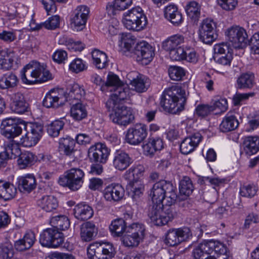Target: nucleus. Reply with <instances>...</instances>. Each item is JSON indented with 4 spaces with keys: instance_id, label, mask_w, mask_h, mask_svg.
I'll use <instances>...</instances> for the list:
<instances>
[{
    "instance_id": "nucleus-20",
    "label": "nucleus",
    "mask_w": 259,
    "mask_h": 259,
    "mask_svg": "<svg viewBox=\"0 0 259 259\" xmlns=\"http://www.w3.org/2000/svg\"><path fill=\"white\" fill-rule=\"evenodd\" d=\"M202 136L199 133L189 135L181 142L180 151L184 155L192 152L202 141Z\"/></svg>"
},
{
    "instance_id": "nucleus-61",
    "label": "nucleus",
    "mask_w": 259,
    "mask_h": 259,
    "mask_svg": "<svg viewBox=\"0 0 259 259\" xmlns=\"http://www.w3.org/2000/svg\"><path fill=\"white\" fill-rule=\"evenodd\" d=\"M257 223H259V214L253 211L249 212L246 215L243 228L248 229L252 224Z\"/></svg>"
},
{
    "instance_id": "nucleus-22",
    "label": "nucleus",
    "mask_w": 259,
    "mask_h": 259,
    "mask_svg": "<svg viewBox=\"0 0 259 259\" xmlns=\"http://www.w3.org/2000/svg\"><path fill=\"white\" fill-rule=\"evenodd\" d=\"M103 193L106 200L118 201L124 196V190L120 184L113 183L105 188Z\"/></svg>"
},
{
    "instance_id": "nucleus-6",
    "label": "nucleus",
    "mask_w": 259,
    "mask_h": 259,
    "mask_svg": "<svg viewBox=\"0 0 259 259\" xmlns=\"http://www.w3.org/2000/svg\"><path fill=\"white\" fill-rule=\"evenodd\" d=\"M166 203L152 204L149 207L148 216L154 225L161 226L171 221L174 218V212Z\"/></svg>"
},
{
    "instance_id": "nucleus-14",
    "label": "nucleus",
    "mask_w": 259,
    "mask_h": 259,
    "mask_svg": "<svg viewBox=\"0 0 259 259\" xmlns=\"http://www.w3.org/2000/svg\"><path fill=\"white\" fill-rule=\"evenodd\" d=\"M147 135V127L145 124H136L127 130L125 140L131 145L137 146L144 141Z\"/></svg>"
},
{
    "instance_id": "nucleus-64",
    "label": "nucleus",
    "mask_w": 259,
    "mask_h": 259,
    "mask_svg": "<svg viewBox=\"0 0 259 259\" xmlns=\"http://www.w3.org/2000/svg\"><path fill=\"white\" fill-rule=\"evenodd\" d=\"M254 54H259V32L254 33L247 41Z\"/></svg>"
},
{
    "instance_id": "nucleus-53",
    "label": "nucleus",
    "mask_w": 259,
    "mask_h": 259,
    "mask_svg": "<svg viewBox=\"0 0 259 259\" xmlns=\"http://www.w3.org/2000/svg\"><path fill=\"white\" fill-rule=\"evenodd\" d=\"M64 122L59 120L53 121L47 127V133L52 137H56L59 136L60 132L63 128Z\"/></svg>"
},
{
    "instance_id": "nucleus-1",
    "label": "nucleus",
    "mask_w": 259,
    "mask_h": 259,
    "mask_svg": "<svg viewBox=\"0 0 259 259\" xmlns=\"http://www.w3.org/2000/svg\"><path fill=\"white\" fill-rule=\"evenodd\" d=\"M116 91L113 98H109L106 102V106L109 111H112L110 114V119L115 123L121 125H126L134 119V115L130 108L122 105V102L128 96L123 89H119Z\"/></svg>"
},
{
    "instance_id": "nucleus-44",
    "label": "nucleus",
    "mask_w": 259,
    "mask_h": 259,
    "mask_svg": "<svg viewBox=\"0 0 259 259\" xmlns=\"http://www.w3.org/2000/svg\"><path fill=\"white\" fill-rule=\"evenodd\" d=\"M71 116L76 121H80L87 116L88 112L86 107L81 103L73 105L70 109Z\"/></svg>"
},
{
    "instance_id": "nucleus-45",
    "label": "nucleus",
    "mask_w": 259,
    "mask_h": 259,
    "mask_svg": "<svg viewBox=\"0 0 259 259\" xmlns=\"http://www.w3.org/2000/svg\"><path fill=\"white\" fill-rule=\"evenodd\" d=\"M50 224L59 231L67 230L70 226L68 218L63 215H59L52 217L50 220Z\"/></svg>"
},
{
    "instance_id": "nucleus-41",
    "label": "nucleus",
    "mask_w": 259,
    "mask_h": 259,
    "mask_svg": "<svg viewBox=\"0 0 259 259\" xmlns=\"http://www.w3.org/2000/svg\"><path fill=\"white\" fill-rule=\"evenodd\" d=\"M131 84L139 93L146 92L150 85L149 79L146 76L139 74L131 80Z\"/></svg>"
},
{
    "instance_id": "nucleus-47",
    "label": "nucleus",
    "mask_w": 259,
    "mask_h": 259,
    "mask_svg": "<svg viewBox=\"0 0 259 259\" xmlns=\"http://www.w3.org/2000/svg\"><path fill=\"white\" fill-rule=\"evenodd\" d=\"M59 23L60 17L55 15L50 17L44 23L36 25L35 27H32V24H31V28L33 30H38L44 27L48 29H54L58 27Z\"/></svg>"
},
{
    "instance_id": "nucleus-40",
    "label": "nucleus",
    "mask_w": 259,
    "mask_h": 259,
    "mask_svg": "<svg viewBox=\"0 0 259 259\" xmlns=\"http://www.w3.org/2000/svg\"><path fill=\"white\" fill-rule=\"evenodd\" d=\"M93 63L99 69H102L108 65V59L106 54L98 49L92 52Z\"/></svg>"
},
{
    "instance_id": "nucleus-57",
    "label": "nucleus",
    "mask_w": 259,
    "mask_h": 259,
    "mask_svg": "<svg viewBox=\"0 0 259 259\" xmlns=\"http://www.w3.org/2000/svg\"><path fill=\"white\" fill-rule=\"evenodd\" d=\"M165 243L170 246H174L181 243L176 229L168 230L165 238Z\"/></svg>"
},
{
    "instance_id": "nucleus-55",
    "label": "nucleus",
    "mask_w": 259,
    "mask_h": 259,
    "mask_svg": "<svg viewBox=\"0 0 259 259\" xmlns=\"http://www.w3.org/2000/svg\"><path fill=\"white\" fill-rule=\"evenodd\" d=\"M169 77L174 80H180L185 75V70L177 66H170L168 69Z\"/></svg>"
},
{
    "instance_id": "nucleus-54",
    "label": "nucleus",
    "mask_w": 259,
    "mask_h": 259,
    "mask_svg": "<svg viewBox=\"0 0 259 259\" xmlns=\"http://www.w3.org/2000/svg\"><path fill=\"white\" fill-rule=\"evenodd\" d=\"M258 191V187L254 184L243 185L240 187V194L241 196L247 198H252Z\"/></svg>"
},
{
    "instance_id": "nucleus-38",
    "label": "nucleus",
    "mask_w": 259,
    "mask_h": 259,
    "mask_svg": "<svg viewBox=\"0 0 259 259\" xmlns=\"http://www.w3.org/2000/svg\"><path fill=\"white\" fill-rule=\"evenodd\" d=\"M19 80L13 72H8L0 77V89H12L17 87Z\"/></svg>"
},
{
    "instance_id": "nucleus-3",
    "label": "nucleus",
    "mask_w": 259,
    "mask_h": 259,
    "mask_svg": "<svg viewBox=\"0 0 259 259\" xmlns=\"http://www.w3.org/2000/svg\"><path fill=\"white\" fill-rule=\"evenodd\" d=\"M145 171L143 165L135 164L131 167L123 175L127 181V190L134 201H137L143 195L144 186L140 180Z\"/></svg>"
},
{
    "instance_id": "nucleus-33",
    "label": "nucleus",
    "mask_w": 259,
    "mask_h": 259,
    "mask_svg": "<svg viewBox=\"0 0 259 259\" xmlns=\"http://www.w3.org/2000/svg\"><path fill=\"white\" fill-rule=\"evenodd\" d=\"M97 233L98 230L95 225L91 222L84 223L80 226V237L83 241H91Z\"/></svg>"
},
{
    "instance_id": "nucleus-12",
    "label": "nucleus",
    "mask_w": 259,
    "mask_h": 259,
    "mask_svg": "<svg viewBox=\"0 0 259 259\" xmlns=\"http://www.w3.org/2000/svg\"><path fill=\"white\" fill-rule=\"evenodd\" d=\"M39 242L43 246L56 248L63 243V234L55 228H48L40 234Z\"/></svg>"
},
{
    "instance_id": "nucleus-7",
    "label": "nucleus",
    "mask_w": 259,
    "mask_h": 259,
    "mask_svg": "<svg viewBox=\"0 0 259 259\" xmlns=\"http://www.w3.org/2000/svg\"><path fill=\"white\" fill-rule=\"evenodd\" d=\"M122 22L127 29L139 31L146 27L147 20L142 9L136 7L124 13Z\"/></svg>"
},
{
    "instance_id": "nucleus-27",
    "label": "nucleus",
    "mask_w": 259,
    "mask_h": 259,
    "mask_svg": "<svg viewBox=\"0 0 259 259\" xmlns=\"http://www.w3.org/2000/svg\"><path fill=\"white\" fill-rule=\"evenodd\" d=\"M17 183L19 190L24 193H30L36 186L35 178L32 174H27L18 177Z\"/></svg>"
},
{
    "instance_id": "nucleus-63",
    "label": "nucleus",
    "mask_w": 259,
    "mask_h": 259,
    "mask_svg": "<svg viewBox=\"0 0 259 259\" xmlns=\"http://www.w3.org/2000/svg\"><path fill=\"white\" fill-rule=\"evenodd\" d=\"M85 65L83 61L78 58L73 60L69 65V69L75 73H78L83 71L85 69Z\"/></svg>"
},
{
    "instance_id": "nucleus-24",
    "label": "nucleus",
    "mask_w": 259,
    "mask_h": 259,
    "mask_svg": "<svg viewBox=\"0 0 259 259\" xmlns=\"http://www.w3.org/2000/svg\"><path fill=\"white\" fill-rule=\"evenodd\" d=\"M105 87L110 92H113L110 98H113V96H115L114 94L116 93V91H119V89H123L125 92L126 95H128V89L125 88L118 76L113 73L110 72L108 74L107 81L105 83Z\"/></svg>"
},
{
    "instance_id": "nucleus-34",
    "label": "nucleus",
    "mask_w": 259,
    "mask_h": 259,
    "mask_svg": "<svg viewBox=\"0 0 259 259\" xmlns=\"http://www.w3.org/2000/svg\"><path fill=\"white\" fill-rule=\"evenodd\" d=\"M17 57L13 52L7 53L0 50V68L8 70L17 64Z\"/></svg>"
},
{
    "instance_id": "nucleus-18",
    "label": "nucleus",
    "mask_w": 259,
    "mask_h": 259,
    "mask_svg": "<svg viewBox=\"0 0 259 259\" xmlns=\"http://www.w3.org/2000/svg\"><path fill=\"white\" fill-rule=\"evenodd\" d=\"M110 151V149L105 144L98 143L89 149L88 156L92 161L105 163L108 158Z\"/></svg>"
},
{
    "instance_id": "nucleus-56",
    "label": "nucleus",
    "mask_w": 259,
    "mask_h": 259,
    "mask_svg": "<svg viewBox=\"0 0 259 259\" xmlns=\"http://www.w3.org/2000/svg\"><path fill=\"white\" fill-rule=\"evenodd\" d=\"M121 46L125 51H130L136 43V38L130 33L122 34L120 37Z\"/></svg>"
},
{
    "instance_id": "nucleus-19",
    "label": "nucleus",
    "mask_w": 259,
    "mask_h": 259,
    "mask_svg": "<svg viewBox=\"0 0 259 259\" xmlns=\"http://www.w3.org/2000/svg\"><path fill=\"white\" fill-rule=\"evenodd\" d=\"M5 151L0 153V167H5L9 159H15L20 154L18 143L14 140L6 141Z\"/></svg>"
},
{
    "instance_id": "nucleus-30",
    "label": "nucleus",
    "mask_w": 259,
    "mask_h": 259,
    "mask_svg": "<svg viewBox=\"0 0 259 259\" xmlns=\"http://www.w3.org/2000/svg\"><path fill=\"white\" fill-rule=\"evenodd\" d=\"M164 17L175 26H179L183 22L182 15L175 5H169L165 8Z\"/></svg>"
},
{
    "instance_id": "nucleus-48",
    "label": "nucleus",
    "mask_w": 259,
    "mask_h": 259,
    "mask_svg": "<svg viewBox=\"0 0 259 259\" xmlns=\"http://www.w3.org/2000/svg\"><path fill=\"white\" fill-rule=\"evenodd\" d=\"M254 76L251 73H244L237 81V88L240 89H250L253 85Z\"/></svg>"
},
{
    "instance_id": "nucleus-5",
    "label": "nucleus",
    "mask_w": 259,
    "mask_h": 259,
    "mask_svg": "<svg viewBox=\"0 0 259 259\" xmlns=\"http://www.w3.org/2000/svg\"><path fill=\"white\" fill-rule=\"evenodd\" d=\"M21 73L22 82L27 84L46 82L52 78L44 64L34 61L25 65Z\"/></svg>"
},
{
    "instance_id": "nucleus-26",
    "label": "nucleus",
    "mask_w": 259,
    "mask_h": 259,
    "mask_svg": "<svg viewBox=\"0 0 259 259\" xmlns=\"http://www.w3.org/2000/svg\"><path fill=\"white\" fill-rule=\"evenodd\" d=\"M133 163L128 154L121 150L116 151L113 160L114 167L119 170L126 169Z\"/></svg>"
},
{
    "instance_id": "nucleus-21",
    "label": "nucleus",
    "mask_w": 259,
    "mask_h": 259,
    "mask_svg": "<svg viewBox=\"0 0 259 259\" xmlns=\"http://www.w3.org/2000/svg\"><path fill=\"white\" fill-rule=\"evenodd\" d=\"M17 160V164L20 169H25L29 167L34 164L38 160L45 161V156L43 154H40L38 157L34 153L29 151H25L21 153Z\"/></svg>"
},
{
    "instance_id": "nucleus-52",
    "label": "nucleus",
    "mask_w": 259,
    "mask_h": 259,
    "mask_svg": "<svg viewBox=\"0 0 259 259\" xmlns=\"http://www.w3.org/2000/svg\"><path fill=\"white\" fill-rule=\"evenodd\" d=\"M143 240V239L140 237H136V235H131L127 231L125 232V234L122 239L123 244L127 247L137 246Z\"/></svg>"
},
{
    "instance_id": "nucleus-31",
    "label": "nucleus",
    "mask_w": 259,
    "mask_h": 259,
    "mask_svg": "<svg viewBox=\"0 0 259 259\" xmlns=\"http://www.w3.org/2000/svg\"><path fill=\"white\" fill-rule=\"evenodd\" d=\"M37 206L46 212H52L58 207L57 199L52 195L42 196L37 201Z\"/></svg>"
},
{
    "instance_id": "nucleus-59",
    "label": "nucleus",
    "mask_w": 259,
    "mask_h": 259,
    "mask_svg": "<svg viewBox=\"0 0 259 259\" xmlns=\"http://www.w3.org/2000/svg\"><path fill=\"white\" fill-rule=\"evenodd\" d=\"M14 250L11 244H0V258L10 259L13 257Z\"/></svg>"
},
{
    "instance_id": "nucleus-16",
    "label": "nucleus",
    "mask_w": 259,
    "mask_h": 259,
    "mask_svg": "<svg viewBox=\"0 0 259 259\" xmlns=\"http://www.w3.org/2000/svg\"><path fill=\"white\" fill-rule=\"evenodd\" d=\"M134 53L137 56V61L144 65L148 64L155 55L154 49L145 41L136 44Z\"/></svg>"
},
{
    "instance_id": "nucleus-4",
    "label": "nucleus",
    "mask_w": 259,
    "mask_h": 259,
    "mask_svg": "<svg viewBox=\"0 0 259 259\" xmlns=\"http://www.w3.org/2000/svg\"><path fill=\"white\" fill-rule=\"evenodd\" d=\"M176 191V188L169 181L161 180L155 183L150 194L152 204H163L165 200L167 205H171L175 203L177 198Z\"/></svg>"
},
{
    "instance_id": "nucleus-29",
    "label": "nucleus",
    "mask_w": 259,
    "mask_h": 259,
    "mask_svg": "<svg viewBox=\"0 0 259 259\" xmlns=\"http://www.w3.org/2000/svg\"><path fill=\"white\" fill-rule=\"evenodd\" d=\"M73 214L75 218L81 221L91 219L94 214V211L88 204L80 203L75 205L73 209Z\"/></svg>"
},
{
    "instance_id": "nucleus-60",
    "label": "nucleus",
    "mask_w": 259,
    "mask_h": 259,
    "mask_svg": "<svg viewBox=\"0 0 259 259\" xmlns=\"http://www.w3.org/2000/svg\"><path fill=\"white\" fill-rule=\"evenodd\" d=\"M186 12L192 19L195 21L197 20L200 15V9L198 3L195 2H191L187 6Z\"/></svg>"
},
{
    "instance_id": "nucleus-37",
    "label": "nucleus",
    "mask_w": 259,
    "mask_h": 259,
    "mask_svg": "<svg viewBox=\"0 0 259 259\" xmlns=\"http://www.w3.org/2000/svg\"><path fill=\"white\" fill-rule=\"evenodd\" d=\"M35 241L34 233L32 231L27 232L22 239L15 242V248L20 251L29 249Z\"/></svg>"
},
{
    "instance_id": "nucleus-9",
    "label": "nucleus",
    "mask_w": 259,
    "mask_h": 259,
    "mask_svg": "<svg viewBox=\"0 0 259 259\" xmlns=\"http://www.w3.org/2000/svg\"><path fill=\"white\" fill-rule=\"evenodd\" d=\"M87 253L90 259H112L116 254V250L111 243L95 242L88 246Z\"/></svg>"
},
{
    "instance_id": "nucleus-32",
    "label": "nucleus",
    "mask_w": 259,
    "mask_h": 259,
    "mask_svg": "<svg viewBox=\"0 0 259 259\" xmlns=\"http://www.w3.org/2000/svg\"><path fill=\"white\" fill-rule=\"evenodd\" d=\"M12 99L11 106L13 111L18 114H22L27 111L28 104L26 102L22 94L20 93H16Z\"/></svg>"
},
{
    "instance_id": "nucleus-42",
    "label": "nucleus",
    "mask_w": 259,
    "mask_h": 259,
    "mask_svg": "<svg viewBox=\"0 0 259 259\" xmlns=\"http://www.w3.org/2000/svg\"><path fill=\"white\" fill-rule=\"evenodd\" d=\"M185 37L180 34L173 35L167 38L162 44L165 50H170L175 48L181 47L185 42Z\"/></svg>"
},
{
    "instance_id": "nucleus-13",
    "label": "nucleus",
    "mask_w": 259,
    "mask_h": 259,
    "mask_svg": "<svg viewBox=\"0 0 259 259\" xmlns=\"http://www.w3.org/2000/svg\"><path fill=\"white\" fill-rule=\"evenodd\" d=\"M23 122L18 123L15 118H7L3 119L0 125V133L9 140L19 136L22 132Z\"/></svg>"
},
{
    "instance_id": "nucleus-8",
    "label": "nucleus",
    "mask_w": 259,
    "mask_h": 259,
    "mask_svg": "<svg viewBox=\"0 0 259 259\" xmlns=\"http://www.w3.org/2000/svg\"><path fill=\"white\" fill-rule=\"evenodd\" d=\"M84 176V172L82 169L72 168L66 171L59 178L58 183L61 186L68 187L72 191H77L82 187Z\"/></svg>"
},
{
    "instance_id": "nucleus-39",
    "label": "nucleus",
    "mask_w": 259,
    "mask_h": 259,
    "mask_svg": "<svg viewBox=\"0 0 259 259\" xmlns=\"http://www.w3.org/2000/svg\"><path fill=\"white\" fill-rule=\"evenodd\" d=\"M243 148L247 155L255 154L259 150V138L257 136L246 137L243 141Z\"/></svg>"
},
{
    "instance_id": "nucleus-43",
    "label": "nucleus",
    "mask_w": 259,
    "mask_h": 259,
    "mask_svg": "<svg viewBox=\"0 0 259 259\" xmlns=\"http://www.w3.org/2000/svg\"><path fill=\"white\" fill-rule=\"evenodd\" d=\"M75 142L69 137L59 140V150L67 156H71L75 152Z\"/></svg>"
},
{
    "instance_id": "nucleus-10",
    "label": "nucleus",
    "mask_w": 259,
    "mask_h": 259,
    "mask_svg": "<svg viewBox=\"0 0 259 259\" xmlns=\"http://www.w3.org/2000/svg\"><path fill=\"white\" fill-rule=\"evenodd\" d=\"M22 125L26 131V133L21 138L20 144L26 147L35 145L42 136L44 132L42 125L37 122L28 123L23 122Z\"/></svg>"
},
{
    "instance_id": "nucleus-50",
    "label": "nucleus",
    "mask_w": 259,
    "mask_h": 259,
    "mask_svg": "<svg viewBox=\"0 0 259 259\" xmlns=\"http://www.w3.org/2000/svg\"><path fill=\"white\" fill-rule=\"evenodd\" d=\"M126 231L129 232L131 235H136V237L144 239L145 227L142 223H134L127 226Z\"/></svg>"
},
{
    "instance_id": "nucleus-23",
    "label": "nucleus",
    "mask_w": 259,
    "mask_h": 259,
    "mask_svg": "<svg viewBox=\"0 0 259 259\" xmlns=\"http://www.w3.org/2000/svg\"><path fill=\"white\" fill-rule=\"evenodd\" d=\"M63 91L61 89H53L46 95L43 100V105L47 108H58L62 104L60 100L62 98Z\"/></svg>"
},
{
    "instance_id": "nucleus-46",
    "label": "nucleus",
    "mask_w": 259,
    "mask_h": 259,
    "mask_svg": "<svg viewBox=\"0 0 259 259\" xmlns=\"http://www.w3.org/2000/svg\"><path fill=\"white\" fill-rule=\"evenodd\" d=\"M126 225L122 219H117L112 221L109 229L111 232L115 236H120L126 231Z\"/></svg>"
},
{
    "instance_id": "nucleus-62",
    "label": "nucleus",
    "mask_w": 259,
    "mask_h": 259,
    "mask_svg": "<svg viewBox=\"0 0 259 259\" xmlns=\"http://www.w3.org/2000/svg\"><path fill=\"white\" fill-rule=\"evenodd\" d=\"M211 105L208 104H200L197 106L195 112L198 116L205 117L209 115L213 111Z\"/></svg>"
},
{
    "instance_id": "nucleus-15",
    "label": "nucleus",
    "mask_w": 259,
    "mask_h": 259,
    "mask_svg": "<svg viewBox=\"0 0 259 259\" xmlns=\"http://www.w3.org/2000/svg\"><path fill=\"white\" fill-rule=\"evenodd\" d=\"M229 41L236 49L245 47L248 40L247 34L245 29L239 26H233L226 32Z\"/></svg>"
},
{
    "instance_id": "nucleus-11",
    "label": "nucleus",
    "mask_w": 259,
    "mask_h": 259,
    "mask_svg": "<svg viewBox=\"0 0 259 259\" xmlns=\"http://www.w3.org/2000/svg\"><path fill=\"white\" fill-rule=\"evenodd\" d=\"M217 24L211 19H204L200 23L199 29V37L201 41L206 44H210L218 37L216 32Z\"/></svg>"
},
{
    "instance_id": "nucleus-25",
    "label": "nucleus",
    "mask_w": 259,
    "mask_h": 259,
    "mask_svg": "<svg viewBox=\"0 0 259 259\" xmlns=\"http://www.w3.org/2000/svg\"><path fill=\"white\" fill-rule=\"evenodd\" d=\"M142 148L146 155L152 156L156 152L164 148L163 140L160 138H149L143 143Z\"/></svg>"
},
{
    "instance_id": "nucleus-17",
    "label": "nucleus",
    "mask_w": 259,
    "mask_h": 259,
    "mask_svg": "<svg viewBox=\"0 0 259 259\" xmlns=\"http://www.w3.org/2000/svg\"><path fill=\"white\" fill-rule=\"evenodd\" d=\"M90 11L85 6H78L71 16V25L74 30H82L85 27Z\"/></svg>"
},
{
    "instance_id": "nucleus-36",
    "label": "nucleus",
    "mask_w": 259,
    "mask_h": 259,
    "mask_svg": "<svg viewBox=\"0 0 259 259\" xmlns=\"http://www.w3.org/2000/svg\"><path fill=\"white\" fill-rule=\"evenodd\" d=\"M132 0H114L108 3L106 6V10L109 15H115L119 11H123L131 5Z\"/></svg>"
},
{
    "instance_id": "nucleus-49",
    "label": "nucleus",
    "mask_w": 259,
    "mask_h": 259,
    "mask_svg": "<svg viewBox=\"0 0 259 259\" xmlns=\"http://www.w3.org/2000/svg\"><path fill=\"white\" fill-rule=\"evenodd\" d=\"M194 190L192 181L188 177H184L179 184V191L181 195L189 196Z\"/></svg>"
},
{
    "instance_id": "nucleus-58",
    "label": "nucleus",
    "mask_w": 259,
    "mask_h": 259,
    "mask_svg": "<svg viewBox=\"0 0 259 259\" xmlns=\"http://www.w3.org/2000/svg\"><path fill=\"white\" fill-rule=\"evenodd\" d=\"M167 51L169 52V57L172 60L180 61L186 57V52L181 47Z\"/></svg>"
},
{
    "instance_id": "nucleus-28",
    "label": "nucleus",
    "mask_w": 259,
    "mask_h": 259,
    "mask_svg": "<svg viewBox=\"0 0 259 259\" xmlns=\"http://www.w3.org/2000/svg\"><path fill=\"white\" fill-rule=\"evenodd\" d=\"M239 125V121L235 115L231 112H228L220 124V130L223 133H227L236 129Z\"/></svg>"
},
{
    "instance_id": "nucleus-51",
    "label": "nucleus",
    "mask_w": 259,
    "mask_h": 259,
    "mask_svg": "<svg viewBox=\"0 0 259 259\" xmlns=\"http://www.w3.org/2000/svg\"><path fill=\"white\" fill-rule=\"evenodd\" d=\"M14 196L10 183L0 181V199L8 200Z\"/></svg>"
},
{
    "instance_id": "nucleus-2",
    "label": "nucleus",
    "mask_w": 259,
    "mask_h": 259,
    "mask_svg": "<svg viewBox=\"0 0 259 259\" xmlns=\"http://www.w3.org/2000/svg\"><path fill=\"white\" fill-rule=\"evenodd\" d=\"M185 91L182 87L174 85L164 90L161 97L160 105L163 110L178 114L184 110L186 102Z\"/></svg>"
},
{
    "instance_id": "nucleus-35",
    "label": "nucleus",
    "mask_w": 259,
    "mask_h": 259,
    "mask_svg": "<svg viewBox=\"0 0 259 259\" xmlns=\"http://www.w3.org/2000/svg\"><path fill=\"white\" fill-rule=\"evenodd\" d=\"M85 95L84 89L77 83L70 84L66 91L67 101L73 100H81Z\"/></svg>"
}]
</instances>
